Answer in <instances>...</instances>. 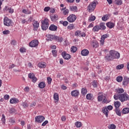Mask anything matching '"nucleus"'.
<instances>
[{
	"mask_svg": "<svg viewBox=\"0 0 129 129\" xmlns=\"http://www.w3.org/2000/svg\"><path fill=\"white\" fill-rule=\"evenodd\" d=\"M114 105L115 107V108H118L119 106H120V102L117 101L116 102H114Z\"/></svg>",
	"mask_w": 129,
	"mask_h": 129,
	"instance_id": "nucleus-31",
	"label": "nucleus"
},
{
	"mask_svg": "<svg viewBox=\"0 0 129 129\" xmlns=\"http://www.w3.org/2000/svg\"><path fill=\"white\" fill-rule=\"evenodd\" d=\"M89 54V51L88 50L85 49L81 51V55L82 56H87Z\"/></svg>",
	"mask_w": 129,
	"mask_h": 129,
	"instance_id": "nucleus-20",
	"label": "nucleus"
},
{
	"mask_svg": "<svg viewBox=\"0 0 129 129\" xmlns=\"http://www.w3.org/2000/svg\"><path fill=\"white\" fill-rule=\"evenodd\" d=\"M22 12L23 13V14H26V15H30L32 13L31 11H29V10H26V9H24L22 11Z\"/></svg>",
	"mask_w": 129,
	"mask_h": 129,
	"instance_id": "nucleus-37",
	"label": "nucleus"
},
{
	"mask_svg": "<svg viewBox=\"0 0 129 129\" xmlns=\"http://www.w3.org/2000/svg\"><path fill=\"white\" fill-rule=\"evenodd\" d=\"M26 51V49L25 48H21L20 49V51L21 52V53H25Z\"/></svg>",
	"mask_w": 129,
	"mask_h": 129,
	"instance_id": "nucleus-56",
	"label": "nucleus"
},
{
	"mask_svg": "<svg viewBox=\"0 0 129 129\" xmlns=\"http://www.w3.org/2000/svg\"><path fill=\"white\" fill-rule=\"evenodd\" d=\"M71 94L72 96L76 97L79 95V92L78 90H74L72 91Z\"/></svg>",
	"mask_w": 129,
	"mask_h": 129,
	"instance_id": "nucleus-23",
	"label": "nucleus"
},
{
	"mask_svg": "<svg viewBox=\"0 0 129 129\" xmlns=\"http://www.w3.org/2000/svg\"><path fill=\"white\" fill-rule=\"evenodd\" d=\"M100 30H102L103 31H104L105 29H106V27H105V24L103 23H101L99 25Z\"/></svg>",
	"mask_w": 129,
	"mask_h": 129,
	"instance_id": "nucleus-24",
	"label": "nucleus"
},
{
	"mask_svg": "<svg viewBox=\"0 0 129 129\" xmlns=\"http://www.w3.org/2000/svg\"><path fill=\"white\" fill-rule=\"evenodd\" d=\"M124 67V64H119L116 67V69L117 70H119L120 69H122Z\"/></svg>",
	"mask_w": 129,
	"mask_h": 129,
	"instance_id": "nucleus-41",
	"label": "nucleus"
},
{
	"mask_svg": "<svg viewBox=\"0 0 129 129\" xmlns=\"http://www.w3.org/2000/svg\"><path fill=\"white\" fill-rule=\"evenodd\" d=\"M10 7H9L8 6H6L4 11V12H8L10 10Z\"/></svg>",
	"mask_w": 129,
	"mask_h": 129,
	"instance_id": "nucleus-61",
	"label": "nucleus"
},
{
	"mask_svg": "<svg viewBox=\"0 0 129 129\" xmlns=\"http://www.w3.org/2000/svg\"><path fill=\"white\" fill-rule=\"evenodd\" d=\"M75 36H79V37H85L86 36V34L85 33H75Z\"/></svg>",
	"mask_w": 129,
	"mask_h": 129,
	"instance_id": "nucleus-38",
	"label": "nucleus"
},
{
	"mask_svg": "<svg viewBox=\"0 0 129 129\" xmlns=\"http://www.w3.org/2000/svg\"><path fill=\"white\" fill-rule=\"evenodd\" d=\"M46 87V84H45V82H40L39 85H38V87H39V88H45V87Z\"/></svg>",
	"mask_w": 129,
	"mask_h": 129,
	"instance_id": "nucleus-26",
	"label": "nucleus"
},
{
	"mask_svg": "<svg viewBox=\"0 0 129 129\" xmlns=\"http://www.w3.org/2000/svg\"><path fill=\"white\" fill-rule=\"evenodd\" d=\"M19 102V99L14 98L10 99V103H18Z\"/></svg>",
	"mask_w": 129,
	"mask_h": 129,
	"instance_id": "nucleus-27",
	"label": "nucleus"
},
{
	"mask_svg": "<svg viewBox=\"0 0 129 129\" xmlns=\"http://www.w3.org/2000/svg\"><path fill=\"white\" fill-rule=\"evenodd\" d=\"M57 27L56 26H55V25L54 24H51L49 27V30L50 31H57Z\"/></svg>",
	"mask_w": 129,
	"mask_h": 129,
	"instance_id": "nucleus-18",
	"label": "nucleus"
},
{
	"mask_svg": "<svg viewBox=\"0 0 129 129\" xmlns=\"http://www.w3.org/2000/svg\"><path fill=\"white\" fill-rule=\"evenodd\" d=\"M68 29L69 30H73V29H74V25L70 24L69 26H68Z\"/></svg>",
	"mask_w": 129,
	"mask_h": 129,
	"instance_id": "nucleus-51",
	"label": "nucleus"
},
{
	"mask_svg": "<svg viewBox=\"0 0 129 129\" xmlns=\"http://www.w3.org/2000/svg\"><path fill=\"white\" fill-rule=\"evenodd\" d=\"M34 106H36V102H33L30 105L31 107H34Z\"/></svg>",
	"mask_w": 129,
	"mask_h": 129,
	"instance_id": "nucleus-64",
	"label": "nucleus"
},
{
	"mask_svg": "<svg viewBox=\"0 0 129 129\" xmlns=\"http://www.w3.org/2000/svg\"><path fill=\"white\" fill-rule=\"evenodd\" d=\"M108 37H109V35L107 34L103 35L101 36L100 40L101 46H103V45H104V40H105L106 38H108Z\"/></svg>",
	"mask_w": 129,
	"mask_h": 129,
	"instance_id": "nucleus-12",
	"label": "nucleus"
},
{
	"mask_svg": "<svg viewBox=\"0 0 129 129\" xmlns=\"http://www.w3.org/2000/svg\"><path fill=\"white\" fill-rule=\"evenodd\" d=\"M44 12H49L50 11V7H46L44 9Z\"/></svg>",
	"mask_w": 129,
	"mask_h": 129,
	"instance_id": "nucleus-60",
	"label": "nucleus"
},
{
	"mask_svg": "<svg viewBox=\"0 0 129 129\" xmlns=\"http://www.w3.org/2000/svg\"><path fill=\"white\" fill-rule=\"evenodd\" d=\"M35 122H38V123H42L44 120H45V117L42 115L37 116L35 118Z\"/></svg>",
	"mask_w": 129,
	"mask_h": 129,
	"instance_id": "nucleus-8",
	"label": "nucleus"
},
{
	"mask_svg": "<svg viewBox=\"0 0 129 129\" xmlns=\"http://www.w3.org/2000/svg\"><path fill=\"white\" fill-rule=\"evenodd\" d=\"M124 92V90L122 88H118L117 90V93L115 95H120L121 93H123Z\"/></svg>",
	"mask_w": 129,
	"mask_h": 129,
	"instance_id": "nucleus-19",
	"label": "nucleus"
},
{
	"mask_svg": "<svg viewBox=\"0 0 129 129\" xmlns=\"http://www.w3.org/2000/svg\"><path fill=\"white\" fill-rule=\"evenodd\" d=\"M28 77L30 79H32V82L34 83L37 82V77L35 76V75H34L32 73H30L28 75Z\"/></svg>",
	"mask_w": 129,
	"mask_h": 129,
	"instance_id": "nucleus-10",
	"label": "nucleus"
},
{
	"mask_svg": "<svg viewBox=\"0 0 129 129\" xmlns=\"http://www.w3.org/2000/svg\"><path fill=\"white\" fill-rule=\"evenodd\" d=\"M106 26L109 29H112V28H114V26H115V24L113 22H109L106 23Z\"/></svg>",
	"mask_w": 129,
	"mask_h": 129,
	"instance_id": "nucleus-17",
	"label": "nucleus"
},
{
	"mask_svg": "<svg viewBox=\"0 0 129 129\" xmlns=\"http://www.w3.org/2000/svg\"><path fill=\"white\" fill-rule=\"evenodd\" d=\"M98 4V2H97V1L96 0H95L91 3L87 7V10L89 13H92V12L95 10V8H96V5Z\"/></svg>",
	"mask_w": 129,
	"mask_h": 129,
	"instance_id": "nucleus-2",
	"label": "nucleus"
},
{
	"mask_svg": "<svg viewBox=\"0 0 129 129\" xmlns=\"http://www.w3.org/2000/svg\"><path fill=\"white\" fill-rule=\"evenodd\" d=\"M115 111L117 115H118L119 116H121V112H120V110H119V109L115 108Z\"/></svg>",
	"mask_w": 129,
	"mask_h": 129,
	"instance_id": "nucleus-36",
	"label": "nucleus"
},
{
	"mask_svg": "<svg viewBox=\"0 0 129 129\" xmlns=\"http://www.w3.org/2000/svg\"><path fill=\"white\" fill-rule=\"evenodd\" d=\"M63 14L64 15V16H66V15H68L69 14V10L68 9H66V10H64L63 11Z\"/></svg>",
	"mask_w": 129,
	"mask_h": 129,
	"instance_id": "nucleus-53",
	"label": "nucleus"
},
{
	"mask_svg": "<svg viewBox=\"0 0 129 129\" xmlns=\"http://www.w3.org/2000/svg\"><path fill=\"white\" fill-rule=\"evenodd\" d=\"M108 128L109 129H115V128H116V126H115V125L114 124H111L109 125Z\"/></svg>",
	"mask_w": 129,
	"mask_h": 129,
	"instance_id": "nucleus-44",
	"label": "nucleus"
},
{
	"mask_svg": "<svg viewBox=\"0 0 129 129\" xmlns=\"http://www.w3.org/2000/svg\"><path fill=\"white\" fill-rule=\"evenodd\" d=\"M61 55L66 60H69V59L71 58V55H70L69 54H67L65 51L61 53Z\"/></svg>",
	"mask_w": 129,
	"mask_h": 129,
	"instance_id": "nucleus-13",
	"label": "nucleus"
},
{
	"mask_svg": "<svg viewBox=\"0 0 129 129\" xmlns=\"http://www.w3.org/2000/svg\"><path fill=\"white\" fill-rule=\"evenodd\" d=\"M49 28V20L45 19L42 22L41 29L43 31H46Z\"/></svg>",
	"mask_w": 129,
	"mask_h": 129,
	"instance_id": "nucleus-4",
	"label": "nucleus"
},
{
	"mask_svg": "<svg viewBox=\"0 0 129 129\" xmlns=\"http://www.w3.org/2000/svg\"><path fill=\"white\" fill-rule=\"evenodd\" d=\"M76 19H77L76 15L72 14L67 18V21H68L69 23H74V22L76 21Z\"/></svg>",
	"mask_w": 129,
	"mask_h": 129,
	"instance_id": "nucleus-7",
	"label": "nucleus"
},
{
	"mask_svg": "<svg viewBox=\"0 0 129 129\" xmlns=\"http://www.w3.org/2000/svg\"><path fill=\"white\" fill-rule=\"evenodd\" d=\"M114 99L115 100H120L121 102H124L129 100V95L126 93L121 94V95H114Z\"/></svg>",
	"mask_w": 129,
	"mask_h": 129,
	"instance_id": "nucleus-1",
	"label": "nucleus"
},
{
	"mask_svg": "<svg viewBox=\"0 0 129 129\" xmlns=\"http://www.w3.org/2000/svg\"><path fill=\"white\" fill-rule=\"evenodd\" d=\"M81 93L83 95H86L87 93V89L85 88H83L81 90Z\"/></svg>",
	"mask_w": 129,
	"mask_h": 129,
	"instance_id": "nucleus-33",
	"label": "nucleus"
},
{
	"mask_svg": "<svg viewBox=\"0 0 129 129\" xmlns=\"http://www.w3.org/2000/svg\"><path fill=\"white\" fill-rule=\"evenodd\" d=\"M122 79H123L122 77L118 76L116 78V81H117V82H121V81H122Z\"/></svg>",
	"mask_w": 129,
	"mask_h": 129,
	"instance_id": "nucleus-46",
	"label": "nucleus"
},
{
	"mask_svg": "<svg viewBox=\"0 0 129 129\" xmlns=\"http://www.w3.org/2000/svg\"><path fill=\"white\" fill-rule=\"evenodd\" d=\"M100 30V28L99 27V25H96L92 29L93 32H98Z\"/></svg>",
	"mask_w": 129,
	"mask_h": 129,
	"instance_id": "nucleus-29",
	"label": "nucleus"
},
{
	"mask_svg": "<svg viewBox=\"0 0 129 129\" xmlns=\"http://www.w3.org/2000/svg\"><path fill=\"white\" fill-rule=\"evenodd\" d=\"M9 111L10 113H15V112H16V109H15V108H11L9 109Z\"/></svg>",
	"mask_w": 129,
	"mask_h": 129,
	"instance_id": "nucleus-50",
	"label": "nucleus"
},
{
	"mask_svg": "<svg viewBox=\"0 0 129 129\" xmlns=\"http://www.w3.org/2000/svg\"><path fill=\"white\" fill-rule=\"evenodd\" d=\"M105 59L107 60V61H112L113 60V58H112V56L110 55V54H107L105 56Z\"/></svg>",
	"mask_w": 129,
	"mask_h": 129,
	"instance_id": "nucleus-30",
	"label": "nucleus"
},
{
	"mask_svg": "<svg viewBox=\"0 0 129 129\" xmlns=\"http://www.w3.org/2000/svg\"><path fill=\"white\" fill-rule=\"evenodd\" d=\"M2 121L4 124L6 123V116H5V114H2Z\"/></svg>",
	"mask_w": 129,
	"mask_h": 129,
	"instance_id": "nucleus-47",
	"label": "nucleus"
},
{
	"mask_svg": "<svg viewBox=\"0 0 129 129\" xmlns=\"http://www.w3.org/2000/svg\"><path fill=\"white\" fill-rule=\"evenodd\" d=\"M113 108V107H112V106L111 105H109L107 107L106 106L102 108V112L104 113V114H105L106 117H108V113L109 112V111H108V110H112Z\"/></svg>",
	"mask_w": 129,
	"mask_h": 129,
	"instance_id": "nucleus-3",
	"label": "nucleus"
},
{
	"mask_svg": "<svg viewBox=\"0 0 129 129\" xmlns=\"http://www.w3.org/2000/svg\"><path fill=\"white\" fill-rule=\"evenodd\" d=\"M91 45L93 47V48H97L99 45L98 44V42L96 40H93L91 42Z\"/></svg>",
	"mask_w": 129,
	"mask_h": 129,
	"instance_id": "nucleus-22",
	"label": "nucleus"
},
{
	"mask_svg": "<svg viewBox=\"0 0 129 129\" xmlns=\"http://www.w3.org/2000/svg\"><path fill=\"white\" fill-rule=\"evenodd\" d=\"M28 77L30 79H32V82L34 83L37 82V77L35 76V75H34L32 73H30L28 75Z\"/></svg>",
	"mask_w": 129,
	"mask_h": 129,
	"instance_id": "nucleus-11",
	"label": "nucleus"
},
{
	"mask_svg": "<svg viewBox=\"0 0 129 129\" xmlns=\"http://www.w3.org/2000/svg\"><path fill=\"white\" fill-rule=\"evenodd\" d=\"M55 41H56L57 42H58L59 43H62L63 41V38L61 36H57L56 35H54V39H53Z\"/></svg>",
	"mask_w": 129,
	"mask_h": 129,
	"instance_id": "nucleus-15",
	"label": "nucleus"
},
{
	"mask_svg": "<svg viewBox=\"0 0 129 129\" xmlns=\"http://www.w3.org/2000/svg\"><path fill=\"white\" fill-rule=\"evenodd\" d=\"M96 19L95 16H91L89 18V22H93V21H95Z\"/></svg>",
	"mask_w": 129,
	"mask_h": 129,
	"instance_id": "nucleus-40",
	"label": "nucleus"
},
{
	"mask_svg": "<svg viewBox=\"0 0 129 129\" xmlns=\"http://www.w3.org/2000/svg\"><path fill=\"white\" fill-rule=\"evenodd\" d=\"M39 45V41L38 40H34L29 43L30 47L31 48H35Z\"/></svg>",
	"mask_w": 129,
	"mask_h": 129,
	"instance_id": "nucleus-9",
	"label": "nucleus"
},
{
	"mask_svg": "<svg viewBox=\"0 0 129 129\" xmlns=\"http://www.w3.org/2000/svg\"><path fill=\"white\" fill-rule=\"evenodd\" d=\"M129 83V78L127 77L124 78V81L122 82V85H124V86H126L127 84Z\"/></svg>",
	"mask_w": 129,
	"mask_h": 129,
	"instance_id": "nucleus-21",
	"label": "nucleus"
},
{
	"mask_svg": "<svg viewBox=\"0 0 129 129\" xmlns=\"http://www.w3.org/2000/svg\"><path fill=\"white\" fill-rule=\"evenodd\" d=\"M103 98V95H101L98 96V101L100 102L102 101Z\"/></svg>",
	"mask_w": 129,
	"mask_h": 129,
	"instance_id": "nucleus-49",
	"label": "nucleus"
},
{
	"mask_svg": "<svg viewBox=\"0 0 129 129\" xmlns=\"http://www.w3.org/2000/svg\"><path fill=\"white\" fill-rule=\"evenodd\" d=\"M92 85L94 87H97V83L95 81H94Z\"/></svg>",
	"mask_w": 129,
	"mask_h": 129,
	"instance_id": "nucleus-62",
	"label": "nucleus"
},
{
	"mask_svg": "<svg viewBox=\"0 0 129 129\" xmlns=\"http://www.w3.org/2000/svg\"><path fill=\"white\" fill-rule=\"evenodd\" d=\"M13 22L12 20L7 17H5L4 19V24L5 26H7V27H10V26L12 25Z\"/></svg>",
	"mask_w": 129,
	"mask_h": 129,
	"instance_id": "nucleus-6",
	"label": "nucleus"
},
{
	"mask_svg": "<svg viewBox=\"0 0 129 129\" xmlns=\"http://www.w3.org/2000/svg\"><path fill=\"white\" fill-rule=\"evenodd\" d=\"M52 82V79L50 77L47 78V82L48 84H51V82Z\"/></svg>",
	"mask_w": 129,
	"mask_h": 129,
	"instance_id": "nucleus-58",
	"label": "nucleus"
},
{
	"mask_svg": "<svg viewBox=\"0 0 129 129\" xmlns=\"http://www.w3.org/2000/svg\"><path fill=\"white\" fill-rule=\"evenodd\" d=\"M33 26L34 27V31H37L39 26V22H38V21H34L33 22Z\"/></svg>",
	"mask_w": 129,
	"mask_h": 129,
	"instance_id": "nucleus-14",
	"label": "nucleus"
},
{
	"mask_svg": "<svg viewBox=\"0 0 129 129\" xmlns=\"http://www.w3.org/2000/svg\"><path fill=\"white\" fill-rule=\"evenodd\" d=\"M115 4L117 6H121L122 5V1L121 0H115Z\"/></svg>",
	"mask_w": 129,
	"mask_h": 129,
	"instance_id": "nucleus-35",
	"label": "nucleus"
},
{
	"mask_svg": "<svg viewBox=\"0 0 129 129\" xmlns=\"http://www.w3.org/2000/svg\"><path fill=\"white\" fill-rule=\"evenodd\" d=\"M71 52H73V53H75L76 51H77V47L76 46H72L71 48Z\"/></svg>",
	"mask_w": 129,
	"mask_h": 129,
	"instance_id": "nucleus-42",
	"label": "nucleus"
},
{
	"mask_svg": "<svg viewBox=\"0 0 129 129\" xmlns=\"http://www.w3.org/2000/svg\"><path fill=\"white\" fill-rule=\"evenodd\" d=\"M46 37L47 38V39H46L47 41H53L55 38V35L48 34L46 35Z\"/></svg>",
	"mask_w": 129,
	"mask_h": 129,
	"instance_id": "nucleus-16",
	"label": "nucleus"
},
{
	"mask_svg": "<svg viewBox=\"0 0 129 129\" xmlns=\"http://www.w3.org/2000/svg\"><path fill=\"white\" fill-rule=\"evenodd\" d=\"M22 106H23V107L24 108H26L28 107V103L27 102H23L22 103Z\"/></svg>",
	"mask_w": 129,
	"mask_h": 129,
	"instance_id": "nucleus-54",
	"label": "nucleus"
},
{
	"mask_svg": "<svg viewBox=\"0 0 129 129\" xmlns=\"http://www.w3.org/2000/svg\"><path fill=\"white\" fill-rule=\"evenodd\" d=\"M122 112L123 114H126L129 113V108H124L122 109Z\"/></svg>",
	"mask_w": 129,
	"mask_h": 129,
	"instance_id": "nucleus-32",
	"label": "nucleus"
},
{
	"mask_svg": "<svg viewBox=\"0 0 129 129\" xmlns=\"http://www.w3.org/2000/svg\"><path fill=\"white\" fill-rule=\"evenodd\" d=\"M53 98L54 100H56V101H59V95H58V93H55L54 94Z\"/></svg>",
	"mask_w": 129,
	"mask_h": 129,
	"instance_id": "nucleus-34",
	"label": "nucleus"
},
{
	"mask_svg": "<svg viewBox=\"0 0 129 129\" xmlns=\"http://www.w3.org/2000/svg\"><path fill=\"white\" fill-rule=\"evenodd\" d=\"M93 96V95H92V94H88L86 95V99L88 100L92 99Z\"/></svg>",
	"mask_w": 129,
	"mask_h": 129,
	"instance_id": "nucleus-43",
	"label": "nucleus"
},
{
	"mask_svg": "<svg viewBox=\"0 0 129 129\" xmlns=\"http://www.w3.org/2000/svg\"><path fill=\"white\" fill-rule=\"evenodd\" d=\"M48 122H49V121H48V120H45V121H44L42 123V126H45V125H46V124H47Z\"/></svg>",
	"mask_w": 129,
	"mask_h": 129,
	"instance_id": "nucleus-59",
	"label": "nucleus"
},
{
	"mask_svg": "<svg viewBox=\"0 0 129 129\" xmlns=\"http://www.w3.org/2000/svg\"><path fill=\"white\" fill-rule=\"evenodd\" d=\"M52 53L54 57L57 56V50H52Z\"/></svg>",
	"mask_w": 129,
	"mask_h": 129,
	"instance_id": "nucleus-57",
	"label": "nucleus"
},
{
	"mask_svg": "<svg viewBox=\"0 0 129 129\" xmlns=\"http://www.w3.org/2000/svg\"><path fill=\"white\" fill-rule=\"evenodd\" d=\"M107 15H106L105 16H104L103 17H102V21H103L104 22H105V21H107Z\"/></svg>",
	"mask_w": 129,
	"mask_h": 129,
	"instance_id": "nucleus-52",
	"label": "nucleus"
},
{
	"mask_svg": "<svg viewBox=\"0 0 129 129\" xmlns=\"http://www.w3.org/2000/svg\"><path fill=\"white\" fill-rule=\"evenodd\" d=\"M75 125L77 127H81V122H79V121L76 122Z\"/></svg>",
	"mask_w": 129,
	"mask_h": 129,
	"instance_id": "nucleus-48",
	"label": "nucleus"
},
{
	"mask_svg": "<svg viewBox=\"0 0 129 129\" xmlns=\"http://www.w3.org/2000/svg\"><path fill=\"white\" fill-rule=\"evenodd\" d=\"M109 54L110 56H112L113 59H119V57H120V54L118 53V52L112 50L109 51Z\"/></svg>",
	"mask_w": 129,
	"mask_h": 129,
	"instance_id": "nucleus-5",
	"label": "nucleus"
},
{
	"mask_svg": "<svg viewBox=\"0 0 129 129\" xmlns=\"http://www.w3.org/2000/svg\"><path fill=\"white\" fill-rule=\"evenodd\" d=\"M38 67L39 68H46V63L45 62H39L38 64Z\"/></svg>",
	"mask_w": 129,
	"mask_h": 129,
	"instance_id": "nucleus-28",
	"label": "nucleus"
},
{
	"mask_svg": "<svg viewBox=\"0 0 129 129\" xmlns=\"http://www.w3.org/2000/svg\"><path fill=\"white\" fill-rule=\"evenodd\" d=\"M70 10L72 12H77V7H76V6H72V7L70 8Z\"/></svg>",
	"mask_w": 129,
	"mask_h": 129,
	"instance_id": "nucleus-45",
	"label": "nucleus"
},
{
	"mask_svg": "<svg viewBox=\"0 0 129 129\" xmlns=\"http://www.w3.org/2000/svg\"><path fill=\"white\" fill-rule=\"evenodd\" d=\"M10 122H11V123H15V122H16V120H15V118H11L10 119Z\"/></svg>",
	"mask_w": 129,
	"mask_h": 129,
	"instance_id": "nucleus-55",
	"label": "nucleus"
},
{
	"mask_svg": "<svg viewBox=\"0 0 129 129\" xmlns=\"http://www.w3.org/2000/svg\"><path fill=\"white\" fill-rule=\"evenodd\" d=\"M9 13L10 14H13L14 13V9L12 8H9Z\"/></svg>",
	"mask_w": 129,
	"mask_h": 129,
	"instance_id": "nucleus-63",
	"label": "nucleus"
},
{
	"mask_svg": "<svg viewBox=\"0 0 129 129\" xmlns=\"http://www.w3.org/2000/svg\"><path fill=\"white\" fill-rule=\"evenodd\" d=\"M50 19L52 22H56L57 20H58V16L57 15H52L50 16Z\"/></svg>",
	"mask_w": 129,
	"mask_h": 129,
	"instance_id": "nucleus-25",
	"label": "nucleus"
},
{
	"mask_svg": "<svg viewBox=\"0 0 129 129\" xmlns=\"http://www.w3.org/2000/svg\"><path fill=\"white\" fill-rule=\"evenodd\" d=\"M60 24H61V25H63L64 27H67L68 25V22L67 21H59Z\"/></svg>",
	"mask_w": 129,
	"mask_h": 129,
	"instance_id": "nucleus-39",
	"label": "nucleus"
}]
</instances>
